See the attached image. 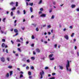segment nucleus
Instances as JSON below:
<instances>
[{"mask_svg": "<svg viewBox=\"0 0 79 79\" xmlns=\"http://www.w3.org/2000/svg\"><path fill=\"white\" fill-rule=\"evenodd\" d=\"M67 61V62L66 64V68L67 71H69V69H68V68H69V60H68Z\"/></svg>", "mask_w": 79, "mask_h": 79, "instance_id": "1", "label": "nucleus"}, {"mask_svg": "<svg viewBox=\"0 0 79 79\" xmlns=\"http://www.w3.org/2000/svg\"><path fill=\"white\" fill-rule=\"evenodd\" d=\"M14 31L15 32V33H16L15 34V35H14L13 36L15 37V36H16V35H18V29H14Z\"/></svg>", "mask_w": 79, "mask_h": 79, "instance_id": "2", "label": "nucleus"}, {"mask_svg": "<svg viewBox=\"0 0 79 79\" xmlns=\"http://www.w3.org/2000/svg\"><path fill=\"white\" fill-rule=\"evenodd\" d=\"M44 74V72L43 71H42V72H40V74L41 76L40 79H42L43 78V75Z\"/></svg>", "mask_w": 79, "mask_h": 79, "instance_id": "3", "label": "nucleus"}, {"mask_svg": "<svg viewBox=\"0 0 79 79\" xmlns=\"http://www.w3.org/2000/svg\"><path fill=\"white\" fill-rule=\"evenodd\" d=\"M1 60L2 62H4L5 61V58L2 57L1 58Z\"/></svg>", "mask_w": 79, "mask_h": 79, "instance_id": "4", "label": "nucleus"}, {"mask_svg": "<svg viewBox=\"0 0 79 79\" xmlns=\"http://www.w3.org/2000/svg\"><path fill=\"white\" fill-rule=\"evenodd\" d=\"M64 38L66 39V40H69V37H68V35H65L64 36Z\"/></svg>", "mask_w": 79, "mask_h": 79, "instance_id": "5", "label": "nucleus"}, {"mask_svg": "<svg viewBox=\"0 0 79 79\" xmlns=\"http://www.w3.org/2000/svg\"><path fill=\"white\" fill-rule=\"evenodd\" d=\"M54 55L52 53L51 54L49 55V58H52Z\"/></svg>", "mask_w": 79, "mask_h": 79, "instance_id": "6", "label": "nucleus"}, {"mask_svg": "<svg viewBox=\"0 0 79 79\" xmlns=\"http://www.w3.org/2000/svg\"><path fill=\"white\" fill-rule=\"evenodd\" d=\"M58 67L60 69H61V70H62V69H63V66L59 65Z\"/></svg>", "mask_w": 79, "mask_h": 79, "instance_id": "7", "label": "nucleus"}, {"mask_svg": "<svg viewBox=\"0 0 79 79\" xmlns=\"http://www.w3.org/2000/svg\"><path fill=\"white\" fill-rule=\"evenodd\" d=\"M40 17H43L44 18H45L46 17V14H42L40 16Z\"/></svg>", "mask_w": 79, "mask_h": 79, "instance_id": "8", "label": "nucleus"}, {"mask_svg": "<svg viewBox=\"0 0 79 79\" xmlns=\"http://www.w3.org/2000/svg\"><path fill=\"white\" fill-rule=\"evenodd\" d=\"M72 8H74L76 7V5L73 4L71 5Z\"/></svg>", "mask_w": 79, "mask_h": 79, "instance_id": "9", "label": "nucleus"}, {"mask_svg": "<svg viewBox=\"0 0 79 79\" xmlns=\"http://www.w3.org/2000/svg\"><path fill=\"white\" fill-rule=\"evenodd\" d=\"M36 51L37 52H38V53H40V49L39 48H37L36 49Z\"/></svg>", "mask_w": 79, "mask_h": 79, "instance_id": "10", "label": "nucleus"}, {"mask_svg": "<svg viewBox=\"0 0 79 79\" xmlns=\"http://www.w3.org/2000/svg\"><path fill=\"white\" fill-rule=\"evenodd\" d=\"M30 10L31 12V13H32V12H33V8L32 7H30Z\"/></svg>", "mask_w": 79, "mask_h": 79, "instance_id": "11", "label": "nucleus"}, {"mask_svg": "<svg viewBox=\"0 0 79 79\" xmlns=\"http://www.w3.org/2000/svg\"><path fill=\"white\" fill-rule=\"evenodd\" d=\"M9 73H7L6 75V77H9Z\"/></svg>", "mask_w": 79, "mask_h": 79, "instance_id": "12", "label": "nucleus"}, {"mask_svg": "<svg viewBox=\"0 0 79 79\" xmlns=\"http://www.w3.org/2000/svg\"><path fill=\"white\" fill-rule=\"evenodd\" d=\"M5 46V44L4 43H2V47L3 48V47H4Z\"/></svg>", "mask_w": 79, "mask_h": 79, "instance_id": "13", "label": "nucleus"}, {"mask_svg": "<svg viewBox=\"0 0 79 79\" xmlns=\"http://www.w3.org/2000/svg\"><path fill=\"white\" fill-rule=\"evenodd\" d=\"M10 5L13 6V5H14V2H11L10 3Z\"/></svg>", "mask_w": 79, "mask_h": 79, "instance_id": "14", "label": "nucleus"}, {"mask_svg": "<svg viewBox=\"0 0 79 79\" xmlns=\"http://www.w3.org/2000/svg\"><path fill=\"white\" fill-rule=\"evenodd\" d=\"M12 74H13V71H10V76H11V75H12Z\"/></svg>", "mask_w": 79, "mask_h": 79, "instance_id": "15", "label": "nucleus"}, {"mask_svg": "<svg viewBox=\"0 0 79 79\" xmlns=\"http://www.w3.org/2000/svg\"><path fill=\"white\" fill-rule=\"evenodd\" d=\"M16 42H21V40H19V39H18L16 40Z\"/></svg>", "mask_w": 79, "mask_h": 79, "instance_id": "16", "label": "nucleus"}, {"mask_svg": "<svg viewBox=\"0 0 79 79\" xmlns=\"http://www.w3.org/2000/svg\"><path fill=\"white\" fill-rule=\"evenodd\" d=\"M28 74L29 76H31V73L30 71H29L28 73Z\"/></svg>", "mask_w": 79, "mask_h": 79, "instance_id": "17", "label": "nucleus"}, {"mask_svg": "<svg viewBox=\"0 0 79 79\" xmlns=\"http://www.w3.org/2000/svg\"><path fill=\"white\" fill-rule=\"evenodd\" d=\"M49 60H51L52 61L53 60H55V58H51L49 59Z\"/></svg>", "mask_w": 79, "mask_h": 79, "instance_id": "18", "label": "nucleus"}, {"mask_svg": "<svg viewBox=\"0 0 79 79\" xmlns=\"http://www.w3.org/2000/svg\"><path fill=\"white\" fill-rule=\"evenodd\" d=\"M31 39H35V37H34V35H32Z\"/></svg>", "mask_w": 79, "mask_h": 79, "instance_id": "19", "label": "nucleus"}, {"mask_svg": "<svg viewBox=\"0 0 79 79\" xmlns=\"http://www.w3.org/2000/svg\"><path fill=\"white\" fill-rule=\"evenodd\" d=\"M74 33H73L72 34V35H71V37H74Z\"/></svg>", "mask_w": 79, "mask_h": 79, "instance_id": "20", "label": "nucleus"}, {"mask_svg": "<svg viewBox=\"0 0 79 79\" xmlns=\"http://www.w3.org/2000/svg\"><path fill=\"white\" fill-rule=\"evenodd\" d=\"M13 66H8V68H9V69H11L12 68Z\"/></svg>", "mask_w": 79, "mask_h": 79, "instance_id": "21", "label": "nucleus"}, {"mask_svg": "<svg viewBox=\"0 0 79 79\" xmlns=\"http://www.w3.org/2000/svg\"><path fill=\"white\" fill-rule=\"evenodd\" d=\"M42 2V1L41 0L40 1V2L38 3V4H41Z\"/></svg>", "mask_w": 79, "mask_h": 79, "instance_id": "22", "label": "nucleus"}, {"mask_svg": "<svg viewBox=\"0 0 79 79\" xmlns=\"http://www.w3.org/2000/svg\"><path fill=\"white\" fill-rule=\"evenodd\" d=\"M13 12H11L10 13V16H13Z\"/></svg>", "mask_w": 79, "mask_h": 79, "instance_id": "23", "label": "nucleus"}, {"mask_svg": "<svg viewBox=\"0 0 79 79\" xmlns=\"http://www.w3.org/2000/svg\"><path fill=\"white\" fill-rule=\"evenodd\" d=\"M17 14H18V15H19V14H20V11L19 10H18L17 11Z\"/></svg>", "mask_w": 79, "mask_h": 79, "instance_id": "24", "label": "nucleus"}, {"mask_svg": "<svg viewBox=\"0 0 79 79\" xmlns=\"http://www.w3.org/2000/svg\"><path fill=\"white\" fill-rule=\"evenodd\" d=\"M11 10H16V7H14L13 8H12L11 9Z\"/></svg>", "mask_w": 79, "mask_h": 79, "instance_id": "25", "label": "nucleus"}, {"mask_svg": "<svg viewBox=\"0 0 79 79\" xmlns=\"http://www.w3.org/2000/svg\"><path fill=\"white\" fill-rule=\"evenodd\" d=\"M18 50L20 52H21V50L20 49V48H18Z\"/></svg>", "mask_w": 79, "mask_h": 79, "instance_id": "26", "label": "nucleus"}, {"mask_svg": "<svg viewBox=\"0 0 79 79\" xmlns=\"http://www.w3.org/2000/svg\"><path fill=\"white\" fill-rule=\"evenodd\" d=\"M31 6H33V5H34V3H30L29 4Z\"/></svg>", "mask_w": 79, "mask_h": 79, "instance_id": "27", "label": "nucleus"}, {"mask_svg": "<svg viewBox=\"0 0 79 79\" xmlns=\"http://www.w3.org/2000/svg\"><path fill=\"white\" fill-rule=\"evenodd\" d=\"M16 6H18V2H16Z\"/></svg>", "mask_w": 79, "mask_h": 79, "instance_id": "28", "label": "nucleus"}, {"mask_svg": "<svg viewBox=\"0 0 79 79\" xmlns=\"http://www.w3.org/2000/svg\"><path fill=\"white\" fill-rule=\"evenodd\" d=\"M23 77V75L22 74H21L20 75V76L19 77L20 78H21V77Z\"/></svg>", "mask_w": 79, "mask_h": 79, "instance_id": "29", "label": "nucleus"}, {"mask_svg": "<svg viewBox=\"0 0 79 79\" xmlns=\"http://www.w3.org/2000/svg\"><path fill=\"white\" fill-rule=\"evenodd\" d=\"M31 69H34V67L33 66H31Z\"/></svg>", "mask_w": 79, "mask_h": 79, "instance_id": "30", "label": "nucleus"}, {"mask_svg": "<svg viewBox=\"0 0 79 79\" xmlns=\"http://www.w3.org/2000/svg\"><path fill=\"white\" fill-rule=\"evenodd\" d=\"M31 25H32V26H34V27H35V26H36V25H35V24L34 23H32Z\"/></svg>", "mask_w": 79, "mask_h": 79, "instance_id": "31", "label": "nucleus"}, {"mask_svg": "<svg viewBox=\"0 0 79 79\" xmlns=\"http://www.w3.org/2000/svg\"><path fill=\"white\" fill-rule=\"evenodd\" d=\"M27 63H30V60H29V59H28L27 60Z\"/></svg>", "mask_w": 79, "mask_h": 79, "instance_id": "32", "label": "nucleus"}, {"mask_svg": "<svg viewBox=\"0 0 79 79\" xmlns=\"http://www.w3.org/2000/svg\"><path fill=\"white\" fill-rule=\"evenodd\" d=\"M10 58L9 57H7V60H8V61H10Z\"/></svg>", "mask_w": 79, "mask_h": 79, "instance_id": "33", "label": "nucleus"}, {"mask_svg": "<svg viewBox=\"0 0 79 79\" xmlns=\"http://www.w3.org/2000/svg\"><path fill=\"white\" fill-rule=\"evenodd\" d=\"M21 29H22V30H24V29H25V27H21Z\"/></svg>", "mask_w": 79, "mask_h": 79, "instance_id": "34", "label": "nucleus"}, {"mask_svg": "<svg viewBox=\"0 0 79 79\" xmlns=\"http://www.w3.org/2000/svg\"><path fill=\"white\" fill-rule=\"evenodd\" d=\"M26 11L25 10H23V14L24 15H25L26 13Z\"/></svg>", "mask_w": 79, "mask_h": 79, "instance_id": "35", "label": "nucleus"}, {"mask_svg": "<svg viewBox=\"0 0 79 79\" xmlns=\"http://www.w3.org/2000/svg\"><path fill=\"white\" fill-rule=\"evenodd\" d=\"M6 53H8V49H6Z\"/></svg>", "mask_w": 79, "mask_h": 79, "instance_id": "36", "label": "nucleus"}, {"mask_svg": "<svg viewBox=\"0 0 79 79\" xmlns=\"http://www.w3.org/2000/svg\"><path fill=\"white\" fill-rule=\"evenodd\" d=\"M48 28H50L51 27V25H49L48 26Z\"/></svg>", "mask_w": 79, "mask_h": 79, "instance_id": "37", "label": "nucleus"}, {"mask_svg": "<svg viewBox=\"0 0 79 79\" xmlns=\"http://www.w3.org/2000/svg\"><path fill=\"white\" fill-rule=\"evenodd\" d=\"M31 47H34V44H32L31 45Z\"/></svg>", "mask_w": 79, "mask_h": 79, "instance_id": "38", "label": "nucleus"}, {"mask_svg": "<svg viewBox=\"0 0 79 79\" xmlns=\"http://www.w3.org/2000/svg\"><path fill=\"white\" fill-rule=\"evenodd\" d=\"M36 31H39V28H36Z\"/></svg>", "mask_w": 79, "mask_h": 79, "instance_id": "39", "label": "nucleus"}, {"mask_svg": "<svg viewBox=\"0 0 79 79\" xmlns=\"http://www.w3.org/2000/svg\"><path fill=\"white\" fill-rule=\"evenodd\" d=\"M48 69V67H46L45 68V69Z\"/></svg>", "mask_w": 79, "mask_h": 79, "instance_id": "40", "label": "nucleus"}, {"mask_svg": "<svg viewBox=\"0 0 79 79\" xmlns=\"http://www.w3.org/2000/svg\"><path fill=\"white\" fill-rule=\"evenodd\" d=\"M20 40H22V41H23V38L22 37L20 38Z\"/></svg>", "mask_w": 79, "mask_h": 79, "instance_id": "41", "label": "nucleus"}, {"mask_svg": "<svg viewBox=\"0 0 79 79\" xmlns=\"http://www.w3.org/2000/svg\"><path fill=\"white\" fill-rule=\"evenodd\" d=\"M55 79V77H52L49 78V79Z\"/></svg>", "mask_w": 79, "mask_h": 79, "instance_id": "42", "label": "nucleus"}, {"mask_svg": "<svg viewBox=\"0 0 79 79\" xmlns=\"http://www.w3.org/2000/svg\"><path fill=\"white\" fill-rule=\"evenodd\" d=\"M5 19H6V18H4L2 20L3 22H5Z\"/></svg>", "mask_w": 79, "mask_h": 79, "instance_id": "43", "label": "nucleus"}, {"mask_svg": "<svg viewBox=\"0 0 79 79\" xmlns=\"http://www.w3.org/2000/svg\"><path fill=\"white\" fill-rule=\"evenodd\" d=\"M25 66H26V64H24L23 65V67H25Z\"/></svg>", "mask_w": 79, "mask_h": 79, "instance_id": "44", "label": "nucleus"}, {"mask_svg": "<svg viewBox=\"0 0 79 79\" xmlns=\"http://www.w3.org/2000/svg\"><path fill=\"white\" fill-rule=\"evenodd\" d=\"M46 26H47V25L46 24L44 25L43 26V27H46Z\"/></svg>", "mask_w": 79, "mask_h": 79, "instance_id": "45", "label": "nucleus"}, {"mask_svg": "<svg viewBox=\"0 0 79 79\" xmlns=\"http://www.w3.org/2000/svg\"><path fill=\"white\" fill-rule=\"evenodd\" d=\"M57 46V44H55L54 45V47H55V48H56V46Z\"/></svg>", "mask_w": 79, "mask_h": 79, "instance_id": "46", "label": "nucleus"}, {"mask_svg": "<svg viewBox=\"0 0 79 79\" xmlns=\"http://www.w3.org/2000/svg\"><path fill=\"white\" fill-rule=\"evenodd\" d=\"M51 19H54V15H52L51 17Z\"/></svg>", "mask_w": 79, "mask_h": 79, "instance_id": "47", "label": "nucleus"}, {"mask_svg": "<svg viewBox=\"0 0 79 79\" xmlns=\"http://www.w3.org/2000/svg\"><path fill=\"white\" fill-rule=\"evenodd\" d=\"M40 11H43V8H41L40 9Z\"/></svg>", "mask_w": 79, "mask_h": 79, "instance_id": "48", "label": "nucleus"}, {"mask_svg": "<svg viewBox=\"0 0 79 79\" xmlns=\"http://www.w3.org/2000/svg\"><path fill=\"white\" fill-rule=\"evenodd\" d=\"M53 5H55L56 4V2H53Z\"/></svg>", "mask_w": 79, "mask_h": 79, "instance_id": "49", "label": "nucleus"}, {"mask_svg": "<svg viewBox=\"0 0 79 79\" xmlns=\"http://www.w3.org/2000/svg\"><path fill=\"white\" fill-rule=\"evenodd\" d=\"M17 70L19 71H21V70H20V69L19 68H18Z\"/></svg>", "mask_w": 79, "mask_h": 79, "instance_id": "50", "label": "nucleus"}, {"mask_svg": "<svg viewBox=\"0 0 79 79\" xmlns=\"http://www.w3.org/2000/svg\"><path fill=\"white\" fill-rule=\"evenodd\" d=\"M2 42H5V40L4 39H2Z\"/></svg>", "mask_w": 79, "mask_h": 79, "instance_id": "51", "label": "nucleus"}, {"mask_svg": "<svg viewBox=\"0 0 79 79\" xmlns=\"http://www.w3.org/2000/svg\"><path fill=\"white\" fill-rule=\"evenodd\" d=\"M73 26H70L69 27V28H70V29H73Z\"/></svg>", "mask_w": 79, "mask_h": 79, "instance_id": "52", "label": "nucleus"}, {"mask_svg": "<svg viewBox=\"0 0 79 79\" xmlns=\"http://www.w3.org/2000/svg\"><path fill=\"white\" fill-rule=\"evenodd\" d=\"M20 45H21V44L19 43L18 44V46L20 47Z\"/></svg>", "mask_w": 79, "mask_h": 79, "instance_id": "53", "label": "nucleus"}, {"mask_svg": "<svg viewBox=\"0 0 79 79\" xmlns=\"http://www.w3.org/2000/svg\"><path fill=\"white\" fill-rule=\"evenodd\" d=\"M31 59H33V60H34V59H35V58H34V57H32L31 58Z\"/></svg>", "mask_w": 79, "mask_h": 79, "instance_id": "54", "label": "nucleus"}, {"mask_svg": "<svg viewBox=\"0 0 79 79\" xmlns=\"http://www.w3.org/2000/svg\"><path fill=\"white\" fill-rule=\"evenodd\" d=\"M27 4V6H28V5H29V4H28V3L27 2H25Z\"/></svg>", "mask_w": 79, "mask_h": 79, "instance_id": "55", "label": "nucleus"}, {"mask_svg": "<svg viewBox=\"0 0 79 79\" xmlns=\"http://www.w3.org/2000/svg\"><path fill=\"white\" fill-rule=\"evenodd\" d=\"M17 22V20H15V21H14L15 24H16V22Z\"/></svg>", "mask_w": 79, "mask_h": 79, "instance_id": "56", "label": "nucleus"}, {"mask_svg": "<svg viewBox=\"0 0 79 79\" xmlns=\"http://www.w3.org/2000/svg\"><path fill=\"white\" fill-rule=\"evenodd\" d=\"M1 32L2 34H3V31L2 30L1 31Z\"/></svg>", "mask_w": 79, "mask_h": 79, "instance_id": "57", "label": "nucleus"}, {"mask_svg": "<svg viewBox=\"0 0 79 79\" xmlns=\"http://www.w3.org/2000/svg\"><path fill=\"white\" fill-rule=\"evenodd\" d=\"M26 68L27 69H29V67L28 66H27L26 67Z\"/></svg>", "mask_w": 79, "mask_h": 79, "instance_id": "58", "label": "nucleus"}, {"mask_svg": "<svg viewBox=\"0 0 79 79\" xmlns=\"http://www.w3.org/2000/svg\"><path fill=\"white\" fill-rule=\"evenodd\" d=\"M44 44H47V41H44Z\"/></svg>", "mask_w": 79, "mask_h": 79, "instance_id": "59", "label": "nucleus"}, {"mask_svg": "<svg viewBox=\"0 0 79 79\" xmlns=\"http://www.w3.org/2000/svg\"><path fill=\"white\" fill-rule=\"evenodd\" d=\"M33 55H35L36 53L34 51H33Z\"/></svg>", "mask_w": 79, "mask_h": 79, "instance_id": "60", "label": "nucleus"}, {"mask_svg": "<svg viewBox=\"0 0 79 79\" xmlns=\"http://www.w3.org/2000/svg\"><path fill=\"white\" fill-rule=\"evenodd\" d=\"M30 0H25V2H30Z\"/></svg>", "mask_w": 79, "mask_h": 79, "instance_id": "61", "label": "nucleus"}, {"mask_svg": "<svg viewBox=\"0 0 79 79\" xmlns=\"http://www.w3.org/2000/svg\"><path fill=\"white\" fill-rule=\"evenodd\" d=\"M77 56H79V52H77Z\"/></svg>", "mask_w": 79, "mask_h": 79, "instance_id": "62", "label": "nucleus"}, {"mask_svg": "<svg viewBox=\"0 0 79 79\" xmlns=\"http://www.w3.org/2000/svg\"><path fill=\"white\" fill-rule=\"evenodd\" d=\"M77 11H79V8H77Z\"/></svg>", "mask_w": 79, "mask_h": 79, "instance_id": "63", "label": "nucleus"}, {"mask_svg": "<svg viewBox=\"0 0 79 79\" xmlns=\"http://www.w3.org/2000/svg\"><path fill=\"white\" fill-rule=\"evenodd\" d=\"M42 13V11H40V12H39V14L40 15V14H41Z\"/></svg>", "mask_w": 79, "mask_h": 79, "instance_id": "64", "label": "nucleus"}]
</instances>
